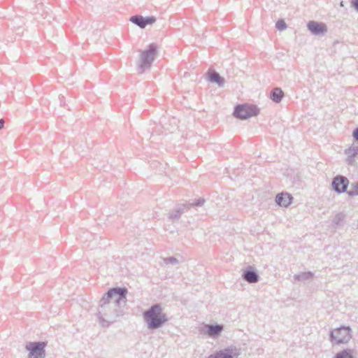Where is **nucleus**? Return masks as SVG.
<instances>
[{"label":"nucleus","mask_w":358,"mask_h":358,"mask_svg":"<svg viewBox=\"0 0 358 358\" xmlns=\"http://www.w3.org/2000/svg\"><path fill=\"white\" fill-rule=\"evenodd\" d=\"M127 289L114 287L109 289L101 298L98 308L97 316L103 327L122 316L127 302Z\"/></svg>","instance_id":"1"},{"label":"nucleus","mask_w":358,"mask_h":358,"mask_svg":"<svg viewBox=\"0 0 358 358\" xmlns=\"http://www.w3.org/2000/svg\"><path fill=\"white\" fill-rule=\"evenodd\" d=\"M143 317L148 329L151 330L161 328L169 320L159 303H155L145 310Z\"/></svg>","instance_id":"2"},{"label":"nucleus","mask_w":358,"mask_h":358,"mask_svg":"<svg viewBox=\"0 0 358 358\" xmlns=\"http://www.w3.org/2000/svg\"><path fill=\"white\" fill-rule=\"evenodd\" d=\"M157 45L155 43H151L145 50L140 51L139 60L137 64L139 73H142L150 69L157 54Z\"/></svg>","instance_id":"3"},{"label":"nucleus","mask_w":358,"mask_h":358,"mask_svg":"<svg viewBox=\"0 0 358 358\" xmlns=\"http://www.w3.org/2000/svg\"><path fill=\"white\" fill-rule=\"evenodd\" d=\"M259 113V109L256 105L253 104H239L234 108L233 115L240 120H247L251 117L257 116Z\"/></svg>","instance_id":"4"},{"label":"nucleus","mask_w":358,"mask_h":358,"mask_svg":"<svg viewBox=\"0 0 358 358\" xmlns=\"http://www.w3.org/2000/svg\"><path fill=\"white\" fill-rule=\"evenodd\" d=\"M352 329L350 327L341 326L330 332V339L336 344L347 343L351 339Z\"/></svg>","instance_id":"5"},{"label":"nucleus","mask_w":358,"mask_h":358,"mask_svg":"<svg viewBox=\"0 0 358 358\" xmlns=\"http://www.w3.org/2000/svg\"><path fill=\"white\" fill-rule=\"evenodd\" d=\"M45 346L46 343L43 341L27 343L25 348L29 352L28 358H44Z\"/></svg>","instance_id":"6"},{"label":"nucleus","mask_w":358,"mask_h":358,"mask_svg":"<svg viewBox=\"0 0 358 358\" xmlns=\"http://www.w3.org/2000/svg\"><path fill=\"white\" fill-rule=\"evenodd\" d=\"M241 350L235 346H229L210 355L208 358H238Z\"/></svg>","instance_id":"7"},{"label":"nucleus","mask_w":358,"mask_h":358,"mask_svg":"<svg viewBox=\"0 0 358 358\" xmlns=\"http://www.w3.org/2000/svg\"><path fill=\"white\" fill-rule=\"evenodd\" d=\"M331 185L336 193L341 194L347 192L349 180L345 176L338 175L333 178Z\"/></svg>","instance_id":"8"},{"label":"nucleus","mask_w":358,"mask_h":358,"mask_svg":"<svg viewBox=\"0 0 358 358\" xmlns=\"http://www.w3.org/2000/svg\"><path fill=\"white\" fill-rule=\"evenodd\" d=\"M129 20L140 28L143 29L147 25L154 24L156 22V17L154 16L143 17L142 15H136L131 16Z\"/></svg>","instance_id":"9"},{"label":"nucleus","mask_w":358,"mask_h":358,"mask_svg":"<svg viewBox=\"0 0 358 358\" xmlns=\"http://www.w3.org/2000/svg\"><path fill=\"white\" fill-rule=\"evenodd\" d=\"M308 30L314 35H324L327 31V27L324 23L316 21H310L307 24Z\"/></svg>","instance_id":"10"},{"label":"nucleus","mask_w":358,"mask_h":358,"mask_svg":"<svg viewBox=\"0 0 358 358\" xmlns=\"http://www.w3.org/2000/svg\"><path fill=\"white\" fill-rule=\"evenodd\" d=\"M242 278L249 283H256L259 280V276L256 269L251 266H249L245 268L242 274Z\"/></svg>","instance_id":"11"},{"label":"nucleus","mask_w":358,"mask_h":358,"mask_svg":"<svg viewBox=\"0 0 358 358\" xmlns=\"http://www.w3.org/2000/svg\"><path fill=\"white\" fill-rule=\"evenodd\" d=\"M206 334L210 338H217L223 331V326L221 324H206Z\"/></svg>","instance_id":"12"},{"label":"nucleus","mask_w":358,"mask_h":358,"mask_svg":"<svg viewBox=\"0 0 358 358\" xmlns=\"http://www.w3.org/2000/svg\"><path fill=\"white\" fill-rule=\"evenodd\" d=\"M208 80L212 83L217 84L220 87H222L225 83V79L222 77L215 70H209L207 73Z\"/></svg>","instance_id":"13"},{"label":"nucleus","mask_w":358,"mask_h":358,"mask_svg":"<svg viewBox=\"0 0 358 358\" xmlns=\"http://www.w3.org/2000/svg\"><path fill=\"white\" fill-rule=\"evenodd\" d=\"M293 197L287 192L279 193L275 196L276 203L282 207H287L291 204Z\"/></svg>","instance_id":"14"},{"label":"nucleus","mask_w":358,"mask_h":358,"mask_svg":"<svg viewBox=\"0 0 358 358\" xmlns=\"http://www.w3.org/2000/svg\"><path fill=\"white\" fill-rule=\"evenodd\" d=\"M284 96L283 91L279 88H274L270 94V99L275 103H280Z\"/></svg>","instance_id":"15"},{"label":"nucleus","mask_w":358,"mask_h":358,"mask_svg":"<svg viewBox=\"0 0 358 358\" xmlns=\"http://www.w3.org/2000/svg\"><path fill=\"white\" fill-rule=\"evenodd\" d=\"M313 275V273H312L311 271H308L296 274L294 275V280L300 282H305L306 280L312 279Z\"/></svg>","instance_id":"16"},{"label":"nucleus","mask_w":358,"mask_h":358,"mask_svg":"<svg viewBox=\"0 0 358 358\" xmlns=\"http://www.w3.org/2000/svg\"><path fill=\"white\" fill-rule=\"evenodd\" d=\"M183 213H184V207H180L178 208L173 210L169 214V219L172 221H178Z\"/></svg>","instance_id":"17"},{"label":"nucleus","mask_w":358,"mask_h":358,"mask_svg":"<svg viewBox=\"0 0 358 358\" xmlns=\"http://www.w3.org/2000/svg\"><path fill=\"white\" fill-rule=\"evenodd\" d=\"M347 193L350 196H358V182L352 183L350 189L347 191Z\"/></svg>","instance_id":"18"},{"label":"nucleus","mask_w":358,"mask_h":358,"mask_svg":"<svg viewBox=\"0 0 358 358\" xmlns=\"http://www.w3.org/2000/svg\"><path fill=\"white\" fill-rule=\"evenodd\" d=\"M345 218V215L343 213H338L335 215V217L333 220V223L336 226H339L341 224V223L342 222H343Z\"/></svg>","instance_id":"19"},{"label":"nucleus","mask_w":358,"mask_h":358,"mask_svg":"<svg viewBox=\"0 0 358 358\" xmlns=\"http://www.w3.org/2000/svg\"><path fill=\"white\" fill-rule=\"evenodd\" d=\"M334 358H353V356L350 351L344 350L336 353Z\"/></svg>","instance_id":"20"},{"label":"nucleus","mask_w":358,"mask_h":358,"mask_svg":"<svg viewBox=\"0 0 358 358\" xmlns=\"http://www.w3.org/2000/svg\"><path fill=\"white\" fill-rule=\"evenodd\" d=\"M346 155H351L356 156L358 155V145H353L345 150Z\"/></svg>","instance_id":"21"},{"label":"nucleus","mask_w":358,"mask_h":358,"mask_svg":"<svg viewBox=\"0 0 358 358\" xmlns=\"http://www.w3.org/2000/svg\"><path fill=\"white\" fill-rule=\"evenodd\" d=\"M278 30L283 31L287 28V24L283 20H278L275 24Z\"/></svg>","instance_id":"22"},{"label":"nucleus","mask_w":358,"mask_h":358,"mask_svg":"<svg viewBox=\"0 0 358 358\" xmlns=\"http://www.w3.org/2000/svg\"><path fill=\"white\" fill-rule=\"evenodd\" d=\"M164 262L166 264H176L178 263V260L173 257H170L164 259Z\"/></svg>","instance_id":"23"},{"label":"nucleus","mask_w":358,"mask_h":358,"mask_svg":"<svg viewBox=\"0 0 358 358\" xmlns=\"http://www.w3.org/2000/svg\"><path fill=\"white\" fill-rule=\"evenodd\" d=\"M355 156H354V155H348L347 162H348V164L349 165H354L355 164Z\"/></svg>","instance_id":"24"},{"label":"nucleus","mask_w":358,"mask_h":358,"mask_svg":"<svg viewBox=\"0 0 358 358\" xmlns=\"http://www.w3.org/2000/svg\"><path fill=\"white\" fill-rule=\"evenodd\" d=\"M203 203H204V199H199L196 201V202L190 203L189 205L192 206H201L203 204Z\"/></svg>","instance_id":"25"},{"label":"nucleus","mask_w":358,"mask_h":358,"mask_svg":"<svg viewBox=\"0 0 358 358\" xmlns=\"http://www.w3.org/2000/svg\"><path fill=\"white\" fill-rule=\"evenodd\" d=\"M352 6L355 9L358 11V0H352Z\"/></svg>","instance_id":"26"},{"label":"nucleus","mask_w":358,"mask_h":358,"mask_svg":"<svg viewBox=\"0 0 358 358\" xmlns=\"http://www.w3.org/2000/svg\"><path fill=\"white\" fill-rule=\"evenodd\" d=\"M352 136L357 141H358V127L353 131Z\"/></svg>","instance_id":"27"},{"label":"nucleus","mask_w":358,"mask_h":358,"mask_svg":"<svg viewBox=\"0 0 358 358\" xmlns=\"http://www.w3.org/2000/svg\"><path fill=\"white\" fill-rule=\"evenodd\" d=\"M4 120L3 119H1L0 120V130L4 126Z\"/></svg>","instance_id":"28"}]
</instances>
